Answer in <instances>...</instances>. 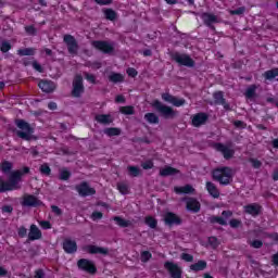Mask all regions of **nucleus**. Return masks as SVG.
<instances>
[{"instance_id": "1", "label": "nucleus", "mask_w": 278, "mask_h": 278, "mask_svg": "<svg viewBox=\"0 0 278 278\" xmlns=\"http://www.w3.org/2000/svg\"><path fill=\"white\" fill-rule=\"evenodd\" d=\"M29 173V167H24L23 170H15L10 174L9 181L0 179V192H8L12 190H18L21 185V178L23 175Z\"/></svg>"}, {"instance_id": "2", "label": "nucleus", "mask_w": 278, "mask_h": 278, "mask_svg": "<svg viewBox=\"0 0 278 278\" xmlns=\"http://www.w3.org/2000/svg\"><path fill=\"white\" fill-rule=\"evenodd\" d=\"M213 177L223 186H228L233 179V169L231 167H219L213 172Z\"/></svg>"}, {"instance_id": "3", "label": "nucleus", "mask_w": 278, "mask_h": 278, "mask_svg": "<svg viewBox=\"0 0 278 278\" xmlns=\"http://www.w3.org/2000/svg\"><path fill=\"white\" fill-rule=\"evenodd\" d=\"M15 125L18 129L17 136L22 138V140H31V135L34 134V128L29 125V123L25 122L24 119H17Z\"/></svg>"}, {"instance_id": "4", "label": "nucleus", "mask_w": 278, "mask_h": 278, "mask_svg": "<svg viewBox=\"0 0 278 278\" xmlns=\"http://www.w3.org/2000/svg\"><path fill=\"white\" fill-rule=\"evenodd\" d=\"M153 108H155V110H157V112L164 118H175V116H177V111H175V110H173V108L160 102L159 100H155L153 102Z\"/></svg>"}, {"instance_id": "5", "label": "nucleus", "mask_w": 278, "mask_h": 278, "mask_svg": "<svg viewBox=\"0 0 278 278\" xmlns=\"http://www.w3.org/2000/svg\"><path fill=\"white\" fill-rule=\"evenodd\" d=\"M75 190L78 192L79 197H92L97 194V190L90 187L87 181H83L75 187Z\"/></svg>"}, {"instance_id": "6", "label": "nucleus", "mask_w": 278, "mask_h": 278, "mask_svg": "<svg viewBox=\"0 0 278 278\" xmlns=\"http://www.w3.org/2000/svg\"><path fill=\"white\" fill-rule=\"evenodd\" d=\"M77 266L79 270H84L85 273H88L89 275H94L97 273V266L94 265V262L87 260V258H80L77 262Z\"/></svg>"}, {"instance_id": "7", "label": "nucleus", "mask_w": 278, "mask_h": 278, "mask_svg": "<svg viewBox=\"0 0 278 278\" xmlns=\"http://www.w3.org/2000/svg\"><path fill=\"white\" fill-rule=\"evenodd\" d=\"M63 40L67 46L68 53H71V55H77V51H79V45H77L75 37H73V35H65Z\"/></svg>"}, {"instance_id": "8", "label": "nucleus", "mask_w": 278, "mask_h": 278, "mask_svg": "<svg viewBox=\"0 0 278 278\" xmlns=\"http://www.w3.org/2000/svg\"><path fill=\"white\" fill-rule=\"evenodd\" d=\"M73 97H81L84 94V77L76 75L73 80Z\"/></svg>"}, {"instance_id": "9", "label": "nucleus", "mask_w": 278, "mask_h": 278, "mask_svg": "<svg viewBox=\"0 0 278 278\" xmlns=\"http://www.w3.org/2000/svg\"><path fill=\"white\" fill-rule=\"evenodd\" d=\"M173 60H175L177 64H180V66H188L189 68L194 66V60H192L188 54L175 53L173 55Z\"/></svg>"}, {"instance_id": "10", "label": "nucleus", "mask_w": 278, "mask_h": 278, "mask_svg": "<svg viewBox=\"0 0 278 278\" xmlns=\"http://www.w3.org/2000/svg\"><path fill=\"white\" fill-rule=\"evenodd\" d=\"M92 47L102 53H112L114 51V43L108 41H92Z\"/></svg>"}, {"instance_id": "11", "label": "nucleus", "mask_w": 278, "mask_h": 278, "mask_svg": "<svg viewBox=\"0 0 278 278\" xmlns=\"http://www.w3.org/2000/svg\"><path fill=\"white\" fill-rule=\"evenodd\" d=\"M22 205H24V207H40L42 201L38 200L35 195L26 194L23 198Z\"/></svg>"}, {"instance_id": "12", "label": "nucleus", "mask_w": 278, "mask_h": 278, "mask_svg": "<svg viewBox=\"0 0 278 278\" xmlns=\"http://www.w3.org/2000/svg\"><path fill=\"white\" fill-rule=\"evenodd\" d=\"M164 268L168 270L170 277L173 278H181V267L173 262H165Z\"/></svg>"}, {"instance_id": "13", "label": "nucleus", "mask_w": 278, "mask_h": 278, "mask_svg": "<svg viewBox=\"0 0 278 278\" xmlns=\"http://www.w3.org/2000/svg\"><path fill=\"white\" fill-rule=\"evenodd\" d=\"M215 149L216 151H218L220 154L224 155L225 160H231V157H233L235 151L229 146H225L223 143H216Z\"/></svg>"}, {"instance_id": "14", "label": "nucleus", "mask_w": 278, "mask_h": 278, "mask_svg": "<svg viewBox=\"0 0 278 278\" xmlns=\"http://www.w3.org/2000/svg\"><path fill=\"white\" fill-rule=\"evenodd\" d=\"M63 251L68 254L77 253V241L65 239L63 241Z\"/></svg>"}, {"instance_id": "15", "label": "nucleus", "mask_w": 278, "mask_h": 278, "mask_svg": "<svg viewBox=\"0 0 278 278\" xmlns=\"http://www.w3.org/2000/svg\"><path fill=\"white\" fill-rule=\"evenodd\" d=\"M200 18H202L204 25L207 27H213L212 25H214V23H219L218 16L211 13H202Z\"/></svg>"}, {"instance_id": "16", "label": "nucleus", "mask_w": 278, "mask_h": 278, "mask_svg": "<svg viewBox=\"0 0 278 278\" xmlns=\"http://www.w3.org/2000/svg\"><path fill=\"white\" fill-rule=\"evenodd\" d=\"M164 220L166 225L173 226V225H181V218L177 216L175 213L167 212L164 215Z\"/></svg>"}, {"instance_id": "17", "label": "nucleus", "mask_w": 278, "mask_h": 278, "mask_svg": "<svg viewBox=\"0 0 278 278\" xmlns=\"http://www.w3.org/2000/svg\"><path fill=\"white\" fill-rule=\"evenodd\" d=\"M207 123V114L198 113L192 116V125L193 127H201V125H205Z\"/></svg>"}, {"instance_id": "18", "label": "nucleus", "mask_w": 278, "mask_h": 278, "mask_svg": "<svg viewBox=\"0 0 278 278\" xmlns=\"http://www.w3.org/2000/svg\"><path fill=\"white\" fill-rule=\"evenodd\" d=\"M187 210L189 212H193L194 214H197V212H200V210H201V203H199L197 201V199L188 198L187 199Z\"/></svg>"}, {"instance_id": "19", "label": "nucleus", "mask_w": 278, "mask_h": 278, "mask_svg": "<svg viewBox=\"0 0 278 278\" xmlns=\"http://www.w3.org/2000/svg\"><path fill=\"white\" fill-rule=\"evenodd\" d=\"M38 86L42 92H53L55 90V84L51 80H40Z\"/></svg>"}, {"instance_id": "20", "label": "nucleus", "mask_w": 278, "mask_h": 278, "mask_svg": "<svg viewBox=\"0 0 278 278\" xmlns=\"http://www.w3.org/2000/svg\"><path fill=\"white\" fill-rule=\"evenodd\" d=\"M40 238H42V232L40 231V228L33 224L28 232V239L40 240Z\"/></svg>"}, {"instance_id": "21", "label": "nucleus", "mask_w": 278, "mask_h": 278, "mask_svg": "<svg viewBox=\"0 0 278 278\" xmlns=\"http://www.w3.org/2000/svg\"><path fill=\"white\" fill-rule=\"evenodd\" d=\"M86 251L89 252L91 255H108V249L105 248H100L97 245H87Z\"/></svg>"}, {"instance_id": "22", "label": "nucleus", "mask_w": 278, "mask_h": 278, "mask_svg": "<svg viewBox=\"0 0 278 278\" xmlns=\"http://www.w3.org/2000/svg\"><path fill=\"white\" fill-rule=\"evenodd\" d=\"M179 170L175 167L165 166L164 168L160 169L161 177H170L173 175H177Z\"/></svg>"}, {"instance_id": "23", "label": "nucleus", "mask_w": 278, "mask_h": 278, "mask_svg": "<svg viewBox=\"0 0 278 278\" xmlns=\"http://www.w3.org/2000/svg\"><path fill=\"white\" fill-rule=\"evenodd\" d=\"M206 190L214 199H218V197H220V191H218V188H216V185L213 182H206Z\"/></svg>"}, {"instance_id": "24", "label": "nucleus", "mask_w": 278, "mask_h": 278, "mask_svg": "<svg viewBox=\"0 0 278 278\" xmlns=\"http://www.w3.org/2000/svg\"><path fill=\"white\" fill-rule=\"evenodd\" d=\"M174 191L176 194H192V192H194V188L190 185H186L184 187H175Z\"/></svg>"}, {"instance_id": "25", "label": "nucleus", "mask_w": 278, "mask_h": 278, "mask_svg": "<svg viewBox=\"0 0 278 278\" xmlns=\"http://www.w3.org/2000/svg\"><path fill=\"white\" fill-rule=\"evenodd\" d=\"M207 268V262L205 261H198L194 264L190 265V270H193V273H199L201 270H205Z\"/></svg>"}, {"instance_id": "26", "label": "nucleus", "mask_w": 278, "mask_h": 278, "mask_svg": "<svg viewBox=\"0 0 278 278\" xmlns=\"http://www.w3.org/2000/svg\"><path fill=\"white\" fill-rule=\"evenodd\" d=\"M261 206L257 204H249L244 206L245 214H251V216H257L260 214Z\"/></svg>"}, {"instance_id": "27", "label": "nucleus", "mask_w": 278, "mask_h": 278, "mask_svg": "<svg viewBox=\"0 0 278 278\" xmlns=\"http://www.w3.org/2000/svg\"><path fill=\"white\" fill-rule=\"evenodd\" d=\"M97 123H100L101 125H110L112 123V115L110 114H100L96 116Z\"/></svg>"}, {"instance_id": "28", "label": "nucleus", "mask_w": 278, "mask_h": 278, "mask_svg": "<svg viewBox=\"0 0 278 278\" xmlns=\"http://www.w3.org/2000/svg\"><path fill=\"white\" fill-rule=\"evenodd\" d=\"M213 97H214V101H215V103H217V105H224V108L226 110L229 109V105L225 103V98L223 97V92L222 91L215 92L213 94Z\"/></svg>"}, {"instance_id": "29", "label": "nucleus", "mask_w": 278, "mask_h": 278, "mask_svg": "<svg viewBox=\"0 0 278 278\" xmlns=\"http://www.w3.org/2000/svg\"><path fill=\"white\" fill-rule=\"evenodd\" d=\"M144 118L150 125H157L160 123V117L155 113H147Z\"/></svg>"}, {"instance_id": "30", "label": "nucleus", "mask_w": 278, "mask_h": 278, "mask_svg": "<svg viewBox=\"0 0 278 278\" xmlns=\"http://www.w3.org/2000/svg\"><path fill=\"white\" fill-rule=\"evenodd\" d=\"M109 79L113 83V84H121L123 81H125V77L123 76V74H118V73H112L109 76Z\"/></svg>"}, {"instance_id": "31", "label": "nucleus", "mask_w": 278, "mask_h": 278, "mask_svg": "<svg viewBox=\"0 0 278 278\" xmlns=\"http://www.w3.org/2000/svg\"><path fill=\"white\" fill-rule=\"evenodd\" d=\"M263 77H265V79H267L268 81L275 79V77H278V68H273L269 71H266L263 74Z\"/></svg>"}, {"instance_id": "32", "label": "nucleus", "mask_w": 278, "mask_h": 278, "mask_svg": "<svg viewBox=\"0 0 278 278\" xmlns=\"http://www.w3.org/2000/svg\"><path fill=\"white\" fill-rule=\"evenodd\" d=\"M36 49L34 48H25L17 50V55L25 56V55H35Z\"/></svg>"}, {"instance_id": "33", "label": "nucleus", "mask_w": 278, "mask_h": 278, "mask_svg": "<svg viewBox=\"0 0 278 278\" xmlns=\"http://www.w3.org/2000/svg\"><path fill=\"white\" fill-rule=\"evenodd\" d=\"M103 12L106 21H114L117 16L116 12L112 9H105Z\"/></svg>"}, {"instance_id": "34", "label": "nucleus", "mask_w": 278, "mask_h": 278, "mask_svg": "<svg viewBox=\"0 0 278 278\" xmlns=\"http://www.w3.org/2000/svg\"><path fill=\"white\" fill-rule=\"evenodd\" d=\"M255 90H257V86L251 85L245 90V97L247 99H253L255 97Z\"/></svg>"}, {"instance_id": "35", "label": "nucleus", "mask_w": 278, "mask_h": 278, "mask_svg": "<svg viewBox=\"0 0 278 278\" xmlns=\"http://www.w3.org/2000/svg\"><path fill=\"white\" fill-rule=\"evenodd\" d=\"M146 225L151 229H155L157 227V219L151 216L146 217Z\"/></svg>"}, {"instance_id": "36", "label": "nucleus", "mask_w": 278, "mask_h": 278, "mask_svg": "<svg viewBox=\"0 0 278 278\" xmlns=\"http://www.w3.org/2000/svg\"><path fill=\"white\" fill-rule=\"evenodd\" d=\"M0 168H1L2 173L8 174L12 170V163L4 161L1 163Z\"/></svg>"}, {"instance_id": "37", "label": "nucleus", "mask_w": 278, "mask_h": 278, "mask_svg": "<svg viewBox=\"0 0 278 278\" xmlns=\"http://www.w3.org/2000/svg\"><path fill=\"white\" fill-rule=\"evenodd\" d=\"M10 49H12V43H10V41L3 40L0 42V51H2V53H8Z\"/></svg>"}, {"instance_id": "38", "label": "nucleus", "mask_w": 278, "mask_h": 278, "mask_svg": "<svg viewBox=\"0 0 278 278\" xmlns=\"http://www.w3.org/2000/svg\"><path fill=\"white\" fill-rule=\"evenodd\" d=\"M117 189L121 194H129V186L125 182L117 184Z\"/></svg>"}, {"instance_id": "39", "label": "nucleus", "mask_w": 278, "mask_h": 278, "mask_svg": "<svg viewBox=\"0 0 278 278\" xmlns=\"http://www.w3.org/2000/svg\"><path fill=\"white\" fill-rule=\"evenodd\" d=\"M104 134L106 136H110V137H112V136H121V129H118V128H106L104 130Z\"/></svg>"}, {"instance_id": "40", "label": "nucleus", "mask_w": 278, "mask_h": 278, "mask_svg": "<svg viewBox=\"0 0 278 278\" xmlns=\"http://www.w3.org/2000/svg\"><path fill=\"white\" fill-rule=\"evenodd\" d=\"M113 220H115L119 227H129V220H125L119 216H115Z\"/></svg>"}, {"instance_id": "41", "label": "nucleus", "mask_w": 278, "mask_h": 278, "mask_svg": "<svg viewBox=\"0 0 278 278\" xmlns=\"http://www.w3.org/2000/svg\"><path fill=\"white\" fill-rule=\"evenodd\" d=\"M172 105H175V108H181V105H186V100L174 97V100H172Z\"/></svg>"}, {"instance_id": "42", "label": "nucleus", "mask_w": 278, "mask_h": 278, "mask_svg": "<svg viewBox=\"0 0 278 278\" xmlns=\"http://www.w3.org/2000/svg\"><path fill=\"white\" fill-rule=\"evenodd\" d=\"M211 223H217L218 225H227V220L218 216L211 217Z\"/></svg>"}, {"instance_id": "43", "label": "nucleus", "mask_w": 278, "mask_h": 278, "mask_svg": "<svg viewBox=\"0 0 278 278\" xmlns=\"http://www.w3.org/2000/svg\"><path fill=\"white\" fill-rule=\"evenodd\" d=\"M128 170L131 177H138V175H140V168L137 166H128Z\"/></svg>"}, {"instance_id": "44", "label": "nucleus", "mask_w": 278, "mask_h": 278, "mask_svg": "<svg viewBox=\"0 0 278 278\" xmlns=\"http://www.w3.org/2000/svg\"><path fill=\"white\" fill-rule=\"evenodd\" d=\"M151 257H153V255L149 251H143L141 253V262H143V263L149 262L151 260Z\"/></svg>"}, {"instance_id": "45", "label": "nucleus", "mask_w": 278, "mask_h": 278, "mask_svg": "<svg viewBox=\"0 0 278 278\" xmlns=\"http://www.w3.org/2000/svg\"><path fill=\"white\" fill-rule=\"evenodd\" d=\"M71 177V172L66 170V169H62L60 172V179H62V181H67V179H70Z\"/></svg>"}, {"instance_id": "46", "label": "nucleus", "mask_w": 278, "mask_h": 278, "mask_svg": "<svg viewBox=\"0 0 278 278\" xmlns=\"http://www.w3.org/2000/svg\"><path fill=\"white\" fill-rule=\"evenodd\" d=\"M84 75L87 81H89L90 84H97V77H94L93 74H89L88 72H85Z\"/></svg>"}, {"instance_id": "47", "label": "nucleus", "mask_w": 278, "mask_h": 278, "mask_svg": "<svg viewBox=\"0 0 278 278\" xmlns=\"http://www.w3.org/2000/svg\"><path fill=\"white\" fill-rule=\"evenodd\" d=\"M247 11V8H244V7H241V8H238V9H236V10H230V14L232 15V16H240V14H242L243 12H245Z\"/></svg>"}, {"instance_id": "48", "label": "nucleus", "mask_w": 278, "mask_h": 278, "mask_svg": "<svg viewBox=\"0 0 278 278\" xmlns=\"http://www.w3.org/2000/svg\"><path fill=\"white\" fill-rule=\"evenodd\" d=\"M40 173H41L42 175H51V167H49L48 164H42V165L40 166Z\"/></svg>"}, {"instance_id": "49", "label": "nucleus", "mask_w": 278, "mask_h": 278, "mask_svg": "<svg viewBox=\"0 0 278 278\" xmlns=\"http://www.w3.org/2000/svg\"><path fill=\"white\" fill-rule=\"evenodd\" d=\"M119 112H122V114H127V115H131L134 114V106H124L119 109Z\"/></svg>"}, {"instance_id": "50", "label": "nucleus", "mask_w": 278, "mask_h": 278, "mask_svg": "<svg viewBox=\"0 0 278 278\" xmlns=\"http://www.w3.org/2000/svg\"><path fill=\"white\" fill-rule=\"evenodd\" d=\"M162 99H163V101H165L166 103H173L175 97L172 96L170 93H162Z\"/></svg>"}, {"instance_id": "51", "label": "nucleus", "mask_w": 278, "mask_h": 278, "mask_svg": "<svg viewBox=\"0 0 278 278\" xmlns=\"http://www.w3.org/2000/svg\"><path fill=\"white\" fill-rule=\"evenodd\" d=\"M180 258L184 260V262H194V256L192 254L182 253L180 255Z\"/></svg>"}, {"instance_id": "52", "label": "nucleus", "mask_w": 278, "mask_h": 278, "mask_svg": "<svg viewBox=\"0 0 278 278\" xmlns=\"http://www.w3.org/2000/svg\"><path fill=\"white\" fill-rule=\"evenodd\" d=\"M141 167L144 170H151V168H153V161H146L141 164Z\"/></svg>"}, {"instance_id": "53", "label": "nucleus", "mask_w": 278, "mask_h": 278, "mask_svg": "<svg viewBox=\"0 0 278 278\" xmlns=\"http://www.w3.org/2000/svg\"><path fill=\"white\" fill-rule=\"evenodd\" d=\"M250 247H253V249H262V241L260 240H254V241H249Z\"/></svg>"}, {"instance_id": "54", "label": "nucleus", "mask_w": 278, "mask_h": 278, "mask_svg": "<svg viewBox=\"0 0 278 278\" xmlns=\"http://www.w3.org/2000/svg\"><path fill=\"white\" fill-rule=\"evenodd\" d=\"M208 244H211L213 249H216L218 247V239H216V237L208 238Z\"/></svg>"}, {"instance_id": "55", "label": "nucleus", "mask_w": 278, "mask_h": 278, "mask_svg": "<svg viewBox=\"0 0 278 278\" xmlns=\"http://www.w3.org/2000/svg\"><path fill=\"white\" fill-rule=\"evenodd\" d=\"M20 238H25L27 236V228L25 226H21L17 231Z\"/></svg>"}, {"instance_id": "56", "label": "nucleus", "mask_w": 278, "mask_h": 278, "mask_svg": "<svg viewBox=\"0 0 278 278\" xmlns=\"http://www.w3.org/2000/svg\"><path fill=\"white\" fill-rule=\"evenodd\" d=\"M250 162H251L253 168H261L262 167V162L258 161V160L251 159Z\"/></svg>"}, {"instance_id": "57", "label": "nucleus", "mask_w": 278, "mask_h": 278, "mask_svg": "<svg viewBox=\"0 0 278 278\" xmlns=\"http://www.w3.org/2000/svg\"><path fill=\"white\" fill-rule=\"evenodd\" d=\"M39 225L42 229H51V223L47 222V220H41L39 222Z\"/></svg>"}, {"instance_id": "58", "label": "nucleus", "mask_w": 278, "mask_h": 278, "mask_svg": "<svg viewBox=\"0 0 278 278\" xmlns=\"http://www.w3.org/2000/svg\"><path fill=\"white\" fill-rule=\"evenodd\" d=\"M33 68H35V71H37L38 73H42V65H40L38 61L33 62Z\"/></svg>"}, {"instance_id": "59", "label": "nucleus", "mask_w": 278, "mask_h": 278, "mask_svg": "<svg viewBox=\"0 0 278 278\" xmlns=\"http://www.w3.org/2000/svg\"><path fill=\"white\" fill-rule=\"evenodd\" d=\"M91 218L93 220H99V219L103 218V213H101V212H93L92 215H91Z\"/></svg>"}, {"instance_id": "60", "label": "nucleus", "mask_w": 278, "mask_h": 278, "mask_svg": "<svg viewBox=\"0 0 278 278\" xmlns=\"http://www.w3.org/2000/svg\"><path fill=\"white\" fill-rule=\"evenodd\" d=\"M126 73L129 77H136L138 75V72L134 67H129Z\"/></svg>"}, {"instance_id": "61", "label": "nucleus", "mask_w": 278, "mask_h": 278, "mask_svg": "<svg viewBox=\"0 0 278 278\" xmlns=\"http://www.w3.org/2000/svg\"><path fill=\"white\" fill-rule=\"evenodd\" d=\"M25 31H27L29 36L36 35V28L34 26H26Z\"/></svg>"}, {"instance_id": "62", "label": "nucleus", "mask_w": 278, "mask_h": 278, "mask_svg": "<svg viewBox=\"0 0 278 278\" xmlns=\"http://www.w3.org/2000/svg\"><path fill=\"white\" fill-rule=\"evenodd\" d=\"M51 210H52L53 214H55L56 216H62V210L59 208L58 206L52 205Z\"/></svg>"}, {"instance_id": "63", "label": "nucleus", "mask_w": 278, "mask_h": 278, "mask_svg": "<svg viewBox=\"0 0 278 278\" xmlns=\"http://www.w3.org/2000/svg\"><path fill=\"white\" fill-rule=\"evenodd\" d=\"M240 224H241L240 219H231V220L229 222V225H230V227H232V228L240 227Z\"/></svg>"}, {"instance_id": "64", "label": "nucleus", "mask_w": 278, "mask_h": 278, "mask_svg": "<svg viewBox=\"0 0 278 278\" xmlns=\"http://www.w3.org/2000/svg\"><path fill=\"white\" fill-rule=\"evenodd\" d=\"M35 277L36 278H45V271L42 269H37L35 271Z\"/></svg>"}]
</instances>
